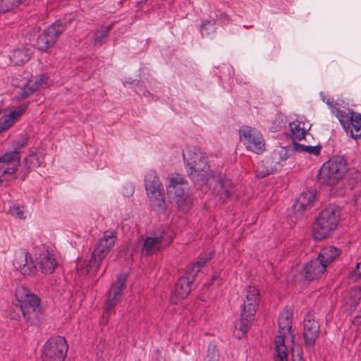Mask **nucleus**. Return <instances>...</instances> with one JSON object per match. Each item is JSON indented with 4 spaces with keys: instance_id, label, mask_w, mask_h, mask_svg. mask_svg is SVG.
<instances>
[{
    "instance_id": "1",
    "label": "nucleus",
    "mask_w": 361,
    "mask_h": 361,
    "mask_svg": "<svg viewBox=\"0 0 361 361\" xmlns=\"http://www.w3.org/2000/svg\"><path fill=\"white\" fill-rule=\"evenodd\" d=\"M183 159L190 179L200 185L207 183L210 174V166L205 153L200 148L190 147L183 153Z\"/></svg>"
},
{
    "instance_id": "2",
    "label": "nucleus",
    "mask_w": 361,
    "mask_h": 361,
    "mask_svg": "<svg viewBox=\"0 0 361 361\" xmlns=\"http://www.w3.org/2000/svg\"><path fill=\"white\" fill-rule=\"evenodd\" d=\"M16 297L19 303L16 309L22 313L23 319L31 325L39 324L42 320L39 298L21 286L16 288Z\"/></svg>"
},
{
    "instance_id": "3",
    "label": "nucleus",
    "mask_w": 361,
    "mask_h": 361,
    "mask_svg": "<svg viewBox=\"0 0 361 361\" xmlns=\"http://www.w3.org/2000/svg\"><path fill=\"white\" fill-rule=\"evenodd\" d=\"M245 298L241 305L240 319L235 327L240 331L238 336H243L249 330L255 317L259 302V291L255 286H249L246 289Z\"/></svg>"
},
{
    "instance_id": "4",
    "label": "nucleus",
    "mask_w": 361,
    "mask_h": 361,
    "mask_svg": "<svg viewBox=\"0 0 361 361\" xmlns=\"http://www.w3.org/2000/svg\"><path fill=\"white\" fill-rule=\"evenodd\" d=\"M340 216V209L336 205L331 204L323 209L313 225V238L321 240L329 236L336 228Z\"/></svg>"
},
{
    "instance_id": "5",
    "label": "nucleus",
    "mask_w": 361,
    "mask_h": 361,
    "mask_svg": "<svg viewBox=\"0 0 361 361\" xmlns=\"http://www.w3.org/2000/svg\"><path fill=\"white\" fill-rule=\"evenodd\" d=\"M293 151V149L290 147H276L271 154L258 165L257 176L259 178H264L279 171L292 155Z\"/></svg>"
},
{
    "instance_id": "6",
    "label": "nucleus",
    "mask_w": 361,
    "mask_h": 361,
    "mask_svg": "<svg viewBox=\"0 0 361 361\" xmlns=\"http://www.w3.org/2000/svg\"><path fill=\"white\" fill-rule=\"evenodd\" d=\"M167 180V192L170 198L180 210L188 212L191 205L188 181L180 174H171Z\"/></svg>"
},
{
    "instance_id": "7",
    "label": "nucleus",
    "mask_w": 361,
    "mask_h": 361,
    "mask_svg": "<svg viewBox=\"0 0 361 361\" xmlns=\"http://www.w3.org/2000/svg\"><path fill=\"white\" fill-rule=\"evenodd\" d=\"M346 171V160L343 157H334L322 165L318 179L323 184L334 185L343 178Z\"/></svg>"
},
{
    "instance_id": "8",
    "label": "nucleus",
    "mask_w": 361,
    "mask_h": 361,
    "mask_svg": "<svg viewBox=\"0 0 361 361\" xmlns=\"http://www.w3.org/2000/svg\"><path fill=\"white\" fill-rule=\"evenodd\" d=\"M292 312L286 308L279 318V335L275 338L274 361H288V351L284 344V338L290 333L292 328Z\"/></svg>"
},
{
    "instance_id": "9",
    "label": "nucleus",
    "mask_w": 361,
    "mask_h": 361,
    "mask_svg": "<svg viewBox=\"0 0 361 361\" xmlns=\"http://www.w3.org/2000/svg\"><path fill=\"white\" fill-rule=\"evenodd\" d=\"M145 189L152 204L158 212L165 210L164 188L159 177L154 171H149L145 176Z\"/></svg>"
},
{
    "instance_id": "10",
    "label": "nucleus",
    "mask_w": 361,
    "mask_h": 361,
    "mask_svg": "<svg viewBox=\"0 0 361 361\" xmlns=\"http://www.w3.org/2000/svg\"><path fill=\"white\" fill-rule=\"evenodd\" d=\"M239 135L241 142L247 150L257 154L265 151L266 144L264 136L257 129L243 126L239 130Z\"/></svg>"
},
{
    "instance_id": "11",
    "label": "nucleus",
    "mask_w": 361,
    "mask_h": 361,
    "mask_svg": "<svg viewBox=\"0 0 361 361\" xmlns=\"http://www.w3.org/2000/svg\"><path fill=\"white\" fill-rule=\"evenodd\" d=\"M68 349V345L63 337H51L43 346L42 360L43 361H63Z\"/></svg>"
},
{
    "instance_id": "12",
    "label": "nucleus",
    "mask_w": 361,
    "mask_h": 361,
    "mask_svg": "<svg viewBox=\"0 0 361 361\" xmlns=\"http://www.w3.org/2000/svg\"><path fill=\"white\" fill-rule=\"evenodd\" d=\"M173 239V235L169 231H163L154 235L142 238L141 252L142 255H151L159 252L164 247L168 245Z\"/></svg>"
},
{
    "instance_id": "13",
    "label": "nucleus",
    "mask_w": 361,
    "mask_h": 361,
    "mask_svg": "<svg viewBox=\"0 0 361 361\" xmlns=\"http://www.w3.org/2000/svg\"><path fill=\"white\" fill-rule=\"evenodd\" d=\"M20 158L16 152H7L0 157V183H8L16 178Z\"/></svg>"
},
{
    "instance_id": "14",
    "label": "nucleus",
    "mask_w": 361,
    "mask_h": 361,
    "mask_svg": "<svg viewBox=\"0 0 361 361\" xmlns=\"http://www.w3.org/2000/svg\"><path fill=\"white\" fill-rule=\"evenodd\" d=\"M65 29L66 26L61 22H56L47 27L37 38V47L38 49L46 51L52 47Z\"/></svg>"
},
{
    "instance_id": "15",
    "label": "nucleus",
    "mask_w": 361,
    "mask_h": 361,
    "mask_svg": "<svg viewBox=\"0 0 361 361\" xmlns=\"http://www.w3.org/2000/svg\"><path fill=\"white\" fill-rule=\"evenodd\" d=\"M126 274H121L108 291L105 302L106 314H111L116 304L120 301L123 290L126 288Z\"/></svg>"
},
{
    "instance_id": "16",
    "label": "nucleus",
    "mask_w": 361,
    "mask_h": 361,
    "mask_svg": "<svg viewBox=\"0 0 361 361\" xmlns=\"http://www.w3.org/2000/svg\"><path fill=\"white\" fill-rule=\"evenodd\" d=\"M47 80L46 76H42L41 79L35 82L30 80L28 77L20 79L18 77H16L12 80V85L14 87L20 88L21 90L18 93L16 96L18 99H23L27 98L32 94L39 87H44L47 85L45 82Z\"/></svg>"
},
{
    "instance_id": "17",
    "label": "nucleus",
    "mask_w": 361,
    "mask_h": 361,
    "mask_svg": "<svg viewBox=\"0 0 361 361\" xmlns=\"http://www.w3.org/2000/svg\"><path fill=\"white\" fill-rule=\"evenodd\" d=\"M117 236L115 231L107 230L99 238L94 249V256L105 259L115 245Z\"/></svg>"
},
{
    "instance_id": "18",
    "label": "nucleus",
    "mask_w": 361,
    "mask_h": 361,
    "mask_svg": "<svg viewBox=\"0 0 361 361\" xmlns=\"http://www.w3.org/2000/svg\"><path fill=\"white\" fill-rule=\"evenodd\" d=\"M13 265L23 275H30L36 269V264L25 249H19L14 255Z\"/></svg>"
},
{
    "instance_id": "19",
    "label": "nucleus",
    "mask_w": 361,
    "mask_h": 361,
    "mask_svg": "<svg viewBox=\"0 0 361 361\" xmlns=\"http://www.w3.org/2000/svg\"><path fill=\"white\" fill-rule=\"evenodd\" d=\"M317 198V192L314 190H308L300 194L295 204L292 207V212L296 219L303 215L304 212L312 207Z\"/></svg>"
},
{
    "instance_id": "20",
    "label": "nucleus",
    "mask_w": 361,
    "mask_h": 361,
    "mask_svg": "<svg viewBox=\"0 0 361 361\" xmlns=\"http://www.w3.org/2000/svg\"><path fill=\"white\" fill-rule=\"evenodd\" d=\"M320 326L317 321L305 319L303 322V337L305 344L312 347L319 333Z\"/></svg>"
},
{
    "instance_id": "21",
    "label": "nucleus",
    "mask_w": 361,
    "mask_h": 361,
    "mask_svg": "<svg viewBox=\"0 0 361 361\" xmlns=\"http://www.w3.org/2000/svg\"><path fill=\"white\" fill-rule=\"evenodd\" d=\"M192 281L185 276L180 277L175 286L171 297V302L177 303L180 300L185 298L191 290Z\"/></svg>"
},
{
    "instance_id": "22",
    "label": "nucleus",
    "mask_w": 361,
    "mask_h": 361,
    "mask_svg": "<svg viewBox=\"0 0 361 361\" xmlns=\"http://www.w3.org/2000/svg\"><path fill=\"white\" fill-rule=\"evenodd\" d=\"M326 269L324 264L319 257L310 262L304 267L302 274L307 280L312 281L319 278L324 273Z\"/></svg>"
},
{
    "instance_id": "23",
    "label": "nucleus",
    "mask_w": 361,
    "mask_h": 361,
    "mask_svg": "<svg viewBox=\"0 0 361 361\" xmlns=\"http://www.w3.org/2000/svg\"><path fill=\"white\" fill-rule=\"evenodd\" d=\"M27 104H23L0 119V133L9 128L26 111Z\"/></svg>"
},
{
    "instance_id": "24",
    "label": "nucleus",
    "mask_w": 361,
    "mask_h": 361,
    "mask_svg": "<svg viewBox=\"0 0 361 361\" xmlns=\"http://www.w3.org/2000/svg\"><path fill=\"white\" fill-rule=\"evenodd\" d=\"M36 264L44 274H51L57 266L56 259L47 250H43L39 254Z\"/></svg>"
},
{
    "instance_id": "25",
    "label": "nucleus",
    "mask_w": 361,
    "mask_h": 361,
    "mask_svg": "<svg viewBox=\"0 0 361 361\" xmlns=\"http://www.w3.org/2000/svg\"><path fill=\"white\" fill-rule=\"evenodd\" d=\"M215 190L223 201H226V200L231 197L235 192L234 186L231 180L224 177L219 178L215 186Z\"/></svg>"
},
{
    "instance_id": "26",
    "label": "nucleus",
    "mask_w": 361,
    "mask_h": 361,
    "mask_svg": "<svg viewBox=\"0 0 361 361\" xmlns=\"http://www.w3.org/2000/svg\"><path fill=\"white\" fill-rule=\"evenodd\" d=\"M340 255L341 250L338 248L334 246H327L322 249L318 257L327 267Z\"/></svg>"
},
{
    "instance_id": "27",
    "label": "nucleus",
    "mask_w": 361,
    "mask_h": 361,
    "mask_svg": "<svg viewBox=\"0 0 361 361\" xmlns=\"http://www.w3.org/2000/svg\"><path fill=\"white\" fill-rule=\"evenodd\" d=\"M349 114H350V123L349 124L352 126L350 135L353 139L357 140L361 136V114L350 111Z\"/></svg>"
},
{
    "instance_id": "28",
    "label": "nucleus",
    "mask_w": 361,
    "mask_h": 361,
    "mask_svg": "<svg viewBox=\"0 0 361 361\" xmlns=\"http://www.w3.org/2000/svg\"><path fill=\"white\" fill-rule=\"evenodd\" d=\"M32 53L28 49L15 50L11 58L16 65H21L27 62L32 57Z\"/></svg>"
},
{
    "instance_id": "29",
    "label": "nucleus",
    "mask_w": 361,
    "mask_h": 361,
    "mask_svg": "<svg viewBox=\"0 0 361 361\" xmlns=\"http://www.w3.org/2000/svg\"><path fill=\"white\" fill-rule=\"evenodd\" d=\"M326 104L329 105L332 113L338 118L343 128L345 129L347 125L349 127L350 124L348 122L350 120V114H349V113L347 114L345 111L339 110L332 102H330L329 99L326 101Z\"/></svg>"
},
{
    "instance_id": "30",
    "label": "nucleus",
    "mask_w": 361,
    "mask_h": 361,
    "mask_svg": "<svg viewBox=\"0 0 361 361\" xmlns=\"http://www.w3.org/2000/svg\"><path fill=\"white\" fill-rule=\"evenodd\" d=\"M304 126V124H302ZM290 130L294 139L302 140L305 138L306 129L302 126V123L298 121H293L289 124Z\"/></svg>"
},
{
    "instance_id": "31",
    "label": "nucleus",
    "mask_w": 361,
    "mask_h": 361,
    "mask_svg": "<svg viewBox=\"0 0 361 361\" xmlns=\"http://www.w3.org/2000/svg\"><path fill=\"white\" fill-rule=\"evenodd\" d=\"M29 136L27 134H22L18 136L13 142V150L11 152H16L18 154V157L20 159V150L24 148L28 142Z\"/></svg>"
},
{
    "instance_id": "32",
    "label": "nucleus",
    "mask_w": 361,
    "mask_h": 361,
    "mask_svg": "<svg viewBox=\"0 0 361 361\" xmlns=\"http://www.w3.org/2000/svg\"><path fill=\"white\" fill-rule=\"evenodd\" d=\"M348 295L350 300L346 299V303H349L351 307H355L361 300V287L351 288Z\"/></svg>"
},
{
    "instance_id": "33",
    "label": "nucleus",
    "mask_w": 361,
    "mask_h": 361,
    "mask_svg": "<svg viewBox=\"0 0 361 361\" xmlns=\"http://www.w3.org/2000/svg\"><path fill=\"white\" fill-rule=\"evenodd\" d=\"M24 0H0V13H6L17 8Z\"/></svg>"
},
{
    "instance_id": "34",
    "label": "nucleus",
    "mask_w": 361,
    "mask_h": 361,
    "mask_svg": "<svg viewBox=\"0 0 361 361\" xmlns=\"http://www.w3.org/2000/svg\"><path fill=\"white\" fill-rule=\"evenodd\" d=\"M104 259H99V257H94L93 252L91 258L90 259L87 264V272L96 274L99 270Z\"/></svg>"
},
{
    "instance_id": "35",
    "label": "nucleus",
    "mask_w": 361,
    "mask_h": 361,
    "mask_svg": "<svg viewBox=\"0 0 361 361\" xmlns=\"http://www.w3.org/2000/svg\"><path fill=\"white\" fill-rule=\"evenodd\" d=\"M26 166L28 169H32L39 167L41 165V160L35 152H30L29 155L25 159Z\"/></svg>"
},
{
    "instance_id": "36",
    "label": "nucleus",
    "mask_w": 361,
    "mask_h": 361,
    "mask_svg": "<svg viewBox=\"0 0 361 361\" xmlns=\"http://www.w3.org/2000/svg\"><path fill=\"white\" fill-rule=\"evenodd\" d=\"M219 354L216 346L214 343H209L204 361H219Z\"/></svg>"
},
{
    "instance_id": "37",
    "label": "nucleus",
    "mask_w": 361,
    "mask_h": 361,
    "mask_svg": "<svg viewBox=\"0 0 361 361\" xmlns=\"http://www.w3.org/2000/svg\"><path fill=\"white\" fill-rule=\"evenodd\" d=\"M9 212L12 216L20 219H25L27 217V211L25 207L13 206Z\"/></svg>"
},
{
    "instance_id": "38",
    "label": "nucleus",
    "mask_w": 361,
    "mask_h": 361,
    "mask_svg": "<svg viewBox=\"0 0 361 361\" xmlns=\"http://www.w3.org/2000/svg\"><path fill=\"white\" fill-rule=\"evenodd\" d=\"M295 149L298 152H306L309 154L318 155L320 152V147L306 146L300 144H295Z\"/></svg>"
},
{
    "instance_id": "39",
    "label": "nucleus",
    "mask_w": 361,
    "mask_h": 361,
    "mask_svg": "<svg viewBox=\"0 0 361 361\" xmlns=\"http://www.w3.org/2000/svg\"><path fill=\"white\" fill-rule=\"evenodd\" d=\"M200 32L203 37H209L214 32V26L209 22L204 23L201 25Z\"/></svg>"
},
{
    "instance_id": "40",
    "label": "nucleus",
    "mask_w": 361,
    "mask_h": 361,
    "mask_svg": "<svg viewBox=\"0 0 361 361\" xmlns=\"http://www.w3.org/2000/svg\"><path fill=\"white\" fill-rule=\"evenodd\" d=\"M200 271V268L195 263H192L188 267L185 277L190 279L193 282Z\"/></svg>"
},
{
    "instance_id": "41",
    "label": "nucleus",
    "mask_w": 361,
    "mask_h": 361,
    "mask_svg": "<svg viewBox=\"0 0 361 361\" xmlns=\"http://www.w3.org/2000/svg\"><path fill=\"white\" fill-rule=\"evenodd\" d=\"M109 30H110V27H106L104 29H102V30L98 31L95 35L94 43L96 44H102L103 40L106 37H107V36L109 35Z\"/></svg>"
},
{
    "instance_id": "42",
    "label": "nucleus",
    "mask_w": 361,
    "mask_h": 361,
    "mask_svg": "<svg viewBox=\"0 0 361 361\" xmlns=\"http://www.w3.org/2000/svg\"><path fill=\"white\" fill-rule=\"evenodd\" d=\"M213 257L212 252H209L205 254L204 256L201 257L196 262H195L200 269L204 267V265L208 262Z\"/></svg>"
},
{
    "instance_id": "43",
    "label": "nucleus",
    "mask_w": 361,
    "mask_h": 361,
    "mask_svg": "<svg viewBox=\"0 0 361 361\" xmlns=\"http://www.w3.org/2000/svg\"><path fill=\"white\" fill-rule=\"evenodd\" d=\"M353 276L355 280L361 279V258L360 261L357 263L356 268L353 271Z\"/></svg>"
},
{
    "instance_id": "44",
    "label": "nucleus",
    "mask_w": 361,
    "mask_h": 361,
    "mask_svg": "<svg viewBox=\"0 0 361 361\" xmlns=\"http://www.w3.org/2000/svg\"><path fill=\"white\" fill-rule=\"evenodd\" d=\"M356 206L361 209V190L355 197Z\"/></svg>"
},
{
    "instance_id": "45",
    "label": "nucleus",
    "mask_w": 361,
    "mask_h": 361,
    "mask_svg": "<svg viewBox=\"0 0 361 361\" xmlns=\"http://www.w3.org/2000/svg\"><path fill=\"white\" fill-rule=\"evenodd\" d=\"M353 323L356 325L361 324V316H357L353 319Z\"/></svg>"
},
{
    "instance_id": "46",
    "label": "nucleus",
    "mask_w": 361,
    "mask_h": 361,
    "mask_svg": "<svg viewBox=\"0 0 361 361\" xmlns=\"http://www.w3.org/2000/svg\"><path fill=\"white\" fill-rule=\"evenodd\" d=\"M293 361H303L302 357L300 355L294 356Z\"/></svg>"
},
{
    "instance_id": "47",
    "label": "nucleus",
    "mask_w": 361,
    "mask_h": 361,
    "mask_svg": "<svg viewBox=\"0 0 361 361\" xmlns=\"http://www.w3.org/2000/svg\"><path fill=\"white\" fill-rule=\"evenodd\" d=\"M29 173V171H25L24 174H23V178H25V177L27 176V174Z\"/></svg>"
}]
</instances>
